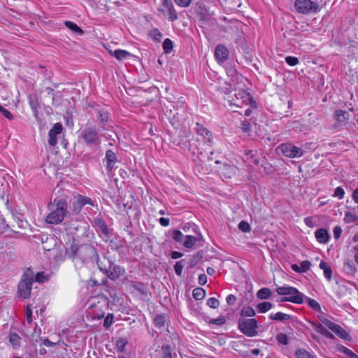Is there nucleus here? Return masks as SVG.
<instances>
[{
  "label": "nucleus",
  "mask_w": 358,
  "mask_h": 358,
  "mask_svg": "<svg viewBox=\"0 0 358 358\" xmlns=\"http://www.w3.org/2000/svg\"><path fill=\"white\" fill-rule=\"evenodd\" d=\"M50 211L46 216L45 221L48 224H57L62 222L67 212V203L64 199H55L48 206Z\"/></svg>",
  "instance_id": "nucleus-1"
},
{
  "label": "nucleus",
  "mask_w": 358,
  "mask_h": 358,
  "mask_svg": "<svg viewBox=\"0 0 358 358\" xmlns=\"http://www.w3.org/2000/svg\"><path fill=\"white\" fill-rule=\"evenodd\" d=\"M88 306L86 310V317L89 320H99L104 317L105 307L106 304V299L99 300L97 297H92L87 303Z\"/></svg>",
  "instance_id": "nucleus-2"
},
{
  "label": "nucleus",
  "mask_w": 358,
  "mask_h": 358,
  "mask_svg": "<svg viewBox=\"0 0 358 358\" xmlns=\"http://www.w3.org/2000/svg\"><path fill=\"white\" fill-rule=\"evenodd\" d=\"M34 273L30 268L27 269L22 274L21 280L18 285V294L19 295L27 299L29 297L31 286L33 283Z\"/></svg>",
  "instance_id": "nucleus-3"
},
{
  "label": "nucleus",
  "mask_w": 358,
  "mask_h": 358,
  "mask_svg": "<svg viewBox=\"0 0 358 358\" xmlns=\"http://www.w3.org/2000/svg\"><path fill=\"white\" fill-rule=\"evenodd\" d=\"M234 96L235 99L228 101L230 106L241 108L243 106L250 105L255 107V102L252 100L250 94L245 90H239L235 92Z\"/></svg>",
  "instance_id": "nucleus-4"
},
{
  "label": "nucleus",
  "mask_w": 358,
  "mask_h": 358,
  "mask_svg": "<svg viewBox=\"0 0 358 358\" xmlns=\"http://www.w3.org/2000/svg\"><path fill=\"white\" fill-rule=\"evenodd\" d=\"M294 7L302 14L317 13L320 11L319 4L311 0H296Z\"/></svg>",
  "instance_id": "nucleus-5"
},
{
  "label": "nucleus",
  "mask_w": 358,
  "mask_h": 358,
  "mask_svg": "<svg viewBox=\"0 0 358 358\" xmlns=\"http://www.w3.org/2000/svg\"><path fill=\"white\" fill-rule=\"evenodd\" d=\"M238 325L240 331L247 336L253 337L257 334V322L254 318L240 320Z\"/></svg>",
  "instance_id": "nucleus-6"
},
{
  "label": "nucleus",
  "mask_w": 358,
  "mask_h": 358,
  "mask_svg": "<svg viewBox=\"0 0 358 358\" xmlns=\"http://www.w3.org/2000/svg\"><path fill=\"white\" fill-rule=\"evenodd\" d=\"M320 320L324 326L334 332L339 338L345 341H349L350 339V336L348 333L340 325L335 324L324 317L320 318Z\"/></svg>",
  "instance_id": "nucleus-7"
},
{
  "label": "nucleus",
  "mask_w": 358,
  "mask_h": 358,
  "mask_svg": "<svg viewBox=\"0 0 358 358\" xmlns=\"http://www.w3.org/2000/svg\"><path fill=\"white\" fill-rule=\"evenodd\" d=\"M159 10L171 22L175 21L178 18L177 13L171 0H161Z\"/></svg>",
  "instance_id": "nucleus-8"
},
{
  "label": "nucleus",
  "mask_w": 358,
  "mask_h": 358,
  "mask_svg": "<svg viewBox=\"0 0 358 358\" xmlns=\"http://www.w3.org/2000/svg\"><path fill=\"white\" fill-rule=\"evenodd\" d=\"M87 205L94 206L93 201L90 197L80 194L75 196L71 203L72 210L75 213H79L83 207Z\"/></svg>",
  "instance_id": "nucleus-9"
},
{
  "label": "nucleus",
  "mask_w": 358,
  "mask_h": 358,
  "mask_svg": "<svg viewBox=\"0 0 358 358\" xmlns=\"http://www.w3.org/2000/svg\"><path fill=\"white\" fill-rule=\"evenodd\" d=\"M81 136L87 144H98L99 137L98 131L92 127H86L81 131Z\"/></svg>",
  "instance_id": "nucleus-10"
},
{
  "label": "nucleus",
  "mask_w": 358,
  "mask_h": 358,
  "mask_svg": "<svg viewBox=\"0 0 358 358\" xmlns=\"http://www.w3.org/2000/svg\"><path fill=\"white\" fill-rule=\"evenodd\" d=\"M83 253L87 255L86 257L83 258V262L87 261L89 259H92L94 257V259H96L95 250L91 245H85L80 246L77 250L75 251L73 255L75 257H78L80 259H82L81 255Z\"/></svg>",
  "instance_id": "nucleus-11"
},
{
  "label": "nucleus",
  "mask_w": 358,
  "mask_h": 358,
  "mask_svg": "<svg viewBox=\"0 0 358 358\" xmlns=\"http://www.w3.org/2000/svg\"><path fill=\"white\" fill-rule=\"evenodd\" d=\"M62 131V125L60 123H56L50 130L48 136V143L50 145L54 146L57 143V136L61 134Z\"/></svg>",
  "instance_id": "nucleus-12"
},
{
  "label": "nucleus",
  "mask_w": 358,
  "mask_h": 358,
  "mask_svg": "<svg viewBox=\"0 0 358 358\" xmlns=\"http://www.w3.org/2000/svg\"><path fill=\"white\" fill-rule=\"evenodd\" d=\"M215 56L220 62H225L229 57L228 49L222 44L217 45L215 50Z\"/></svg>",
  "instance_id": "nucleus-13"
},
{
  "label": "nucleus",
  "mask_w": 358,
  "mask_h": 358,
  "mask_svg": "<svg viewBox=\"0 0 358 358\" xmlns=\"http://www.w3.org/2000/svg\"><path fill=\"white\" fill-rule=\"evenodd\" d=\"M196 130L197 134L203 138L204 143L211 144V134L209 130L199 123L196 124Z\"/></svg>",
  "instance_id": "nucleus-14"
},
{
  "label": "nucleus",
  "mask_w": 358,
  "mask_h": 358,
  "mask_svg": "<svg viewBox=\"0 0 358 358\" xmlns=\"http://www.w3.org/2000/svg\"><path fill=\"white\" fill-rule=\"evenodd\" d=\"M73 225L75 230L74 234L78 237L85 236L89 228L88 224L85 221L77 222Z\"/></svg>",
  "instance_id": "nucleus-15"
},
{
  "label": "nucleus",
  "mask_w": 358,
  "mask_h": 358,
  "mask_svg": "<svg viewBox=\"0 0 358 358\" xmlns=\"http://www.w3.org/2000/svg\"><path fill=\"white\" fill-rule=\"evenodd\" d=\"M315 236L316 240L320 243H327L330 238L327 230L322 228L315 231Z\"/></svg>",
  "instance_id": "nucleus-16"
},
{
  "label": "nucleus",
  "mask_w": 358,
  "mask_h": 358,
  "mask_svg": "<svg viewBox=\"0 0 358 358\" xmlns=\"http://www.w3.org/2000/svg\"><path fill=\"white\" fill-rule=\"evenodd\" d=\"M122 269L120 266L110 264L108 269L106 270V273L108 277L112 280L117 279L122 272Z\"/></svg>",
  "instance_id": "nucleus-17"
},
{
  "label": "nucleus",
  "mask_w": 358,
  "mask_h": 358,
  "mask_svg": "<svg viewBox=\"0 0 358 358\" xmlns=\"http://www.w3.org/2000/svg\"><path fill=\"white\" fill-rule=\"evenodd\" d=\"M106 166L108 171H112L117 162L115 152L112 150H107L106 152Z\"/></svg>",
  "instance_id": "nucleus-18"
},
{
  "label": "nucleus",
  "mask_w": 358,
  "mask_h": 358,
  "mask_svg": "<svg viewBox=\"0 0 358 358\" xmlns=\"http://www.w3.org/2000/svg\"><path fill=\"white\" fill-rule=\"evenodd\" d=\"M307 298L308 296H306L297 289L292 287V303L301 304L304 302V301L307 300Z\"/></svg>",
  "instance_id": "nucleus-19"
},
{
  "label": "nucleus",
  "mask_w": 358,
  "mask_h": 358,
  "mask_svg": "<svg viewBox=\"0 0 358 358\" xmlns=\"http://www.w3.org/2000/svg\"><path fill=\"white\" fill-rule=\"evenodd\" d=\"M8 338L9 342L14 350H17L20 348L21 338L15 332L10 333Z\"/></svg>",
  "instance_id": "nucleus-20"
},
{
  "label": "nucleus",
  "mask_w": 358,
  "mask_h": 358,
  "mask_svg": "<svg viewBox=\"0 0 358 358\" xmlns=\"http://www.w3.org/2000/svg\"><path fill=\"white\" fill-rule=\"evenodd\" d=\"M236 168L229 164H224L221 170L222 174L227 178H231L236 174Z\"/></svg>",
  "instance_id": "nucleus-21"
},
{
  "label": "nucleus",
  "mask_w": 358,
  "mask_h": 358,
  "mask_svg": "<svg viewBox=\"0 0 358 358\" xmlns=\"http://www.w3.org/2000/svg\"><path fill=\"white\" fill-rule=\"evenodd\" d=\"M310 266V262L308 260L303 261L300 263V265L292 264V270L297 273H305Z\"/></svg>",
  "instance_id": "nucleus-22"
},
{
  "label": "nucleus",
  "mask_w": 358,
  "mask_h": 358,
  "mask_svg": "<svg viewBox=\"0 0 358 358\" xmlns=\"http://www.w3.org/2000/svg\"><path fill=\"white\" fill-rule=\"evenodd\" d=\"M319 267L322 270H323L324 277L328 280H330L331 279L332 271H331V267L329 266V264L324 261H321L319 264Z\"/></svg>",
  "instance_id": "nucleus-23"
},
{
  "label": "nucleus",
  "mask_w": 358,
  "mask_h": 358,
  "mask_svg": "<svg viewBox=\"0 0 358 358\" xmlns=\"http://www.w3.org/2000/svg\"><path fill=\"white\" fill-rule=\"evenodd\" d=\"M334 117L336 121L340 123L345 122L349 118V114L348 112L342 110H336L334 113Z\"/></svg>",
  "instance_id": "nucleus-24"
},
{
  "label": "nucleus",
  "mask_w": 358,
  "mask_h": 358,
  "mask_svg": "<svg viewBox=\"0 0 358 358\" xmlns=\"http://www.w3.org/2000/svg\"><path fill=\"white\" fill-rule=\"evenodd\" d=\"M161 358H173V348L169 345L162 348Z\"/></svg>",
  "instance_id": "nucleus-25"
},
{
  "label": "nucleus",
  "mask_w": 358,
  "mask_h": 358,
  "mask_svg": "<svg viewBox=\"0 0 358 358\" xmlns=\"http://www.w3.org/2000/svg\"><path fill=\"white\" fill-rule=\"evenodd\" d=\"M278 152L283 154L285 156L291 157V145L289 144H281L277 148Z\"/></svg>",
  "instance_id": "nucleus-26"
},
{
  "label": "nucleus",
  "mask_w": 358,
  "mask_h": 358,
  "mask_svg": "<svg viewBox=\"0 0 358 358\" xmlns=\"http://www.w3.org/2000/svg\"><path fill=\"white\" fill-rule=\"evenodd\" d=\"M273 307V304L268 301L259 303L257 306V308L259 313H264L270 310Z\"/></svg>",
  "instance_id": "nucleus-27"
},
{
  "label": "nucleus",
  "mask_w": 358,
  "mask_h": 358,
  "mask_svg": "<svg viewBox=\"0 0 358 358\" xmlns=\"http://www.w3.org/2000/svg\"><path fill=\"white\" fill-rule=\"evenodd\" d=\"M128 343L127 338H119L115 343L117 350L120 352H124L126 351V346Z\"/></svg>",
  "instance_id": "nucleus-28"
},
{
  "label": "nucleus",
  "mask_w": 358,
  "mask_h": 358,
  "mask_svg": "<svg viewBox=\"0 0 358 358\" xmlns=\"http://www.w3.org/2000/svg\"><path fill=\"white\" fill-rule=\"evenodd\" d=\"M64 24L66 27L71 29L76 34L81 35L83 34V30L76 24L71 21H66Z\"/></svg>",
  "instance_id": "nucleus-29"
},
{
  "label": "nucleus",
  "mask_w": 358,
  "mask_h": 358,
  "mask_svg": "<svg viewBox=\"0 0 358 358\" xmlns=\"http://www.w3.org/2000/svg\"><path fill=\"white\" fill-rule=\"evenodd\" d=\"M197 241V238L193 236H186L184 239L183 245L187 248H192Z\"/></svg>",
  "instance_id": "nucleus-30"
},
{
  "label": "nucleus",
  "mask_w": 358,
  "mask_h": 358,
  "mask_svg": "<svg viewBox=\"0 0 358 358\" xmlns=\"http://www.w3.org/2000/svg\"><path fill=\"white\" fill-rule=\"evenodd\" d=\"M271 295V291L268 288H262L260 289L257 293V296L259 299H267Z\"/></svg>",
  "instance_id": "nucleus-31"
},
{
  "label": "nucleus",
  "mask_w": 358,
  "mask_h": 358,
  "mask_svg": "<svg viewBox=\"0 0 358 358\" xmlns=\"http://www.w3.org/2000/svg\"><path fill=\"white\" fill-rule=\"evenodd\" d=\"M290 316L287 314L282 313L281 312H278L276 313H271L269 315V318L273 320L282 321L285 320L289 319Z\"/></svg>",
  "instance_id": "nucleus-32"
},
{
  "label": "nucleus",
  "mask_w": 358,
  "mask_h": 358,
  "mask_svg": "<svg viewBox=\"0 0 358 358\" xmlns=\"http://www.w3.org/2000/svg\"><path fill=\"white\" fill-rule=\"evenodd\" d=\"M131 54L124 50H116L113 52V56L118 60H123L129 57Z\"/></svg>",
  "instance_id": "nucleus-33"
},
{
  "label": "nucleus",
  "mask_w": 358,
  "mask_h": 358,
  "mask_svg": "<svg viewBox=\"0 0 358 358\" xmlns=\"http://www.w3.org/2000/svg\"><path fill=\"white\" fill-rule=\"evenodd\" d=\"M255 314V309L250 306H244L241 310V315L243 317H253Z\"/></svg>",
  "instance_id": "nucleus-34"
},
{
  "label": "nucleus",
  "mask_w": 358,
  "mask_h": 358,
  "mask_svg": "<svg viewBox=\"0 0 358 358\" xmlns=\"http://www.w3.org/2000/svg\"><path fill=\"white\" fill-rule=\"evenodd\" d=\"M95 224L98 227V229L103 234L108 233V229L106 224L100 219L95 220Z\"/></svg>",
  "instance_id": "nucleus-35"
},
{
  "label": "nucleus",
  "mask_w": 358,
  "mask_h": 358,
  "mask_svg": "<svg viewBox=\"0 0 358 358\" xmlns=\"http://www.w3.org/2000/svg\"><path fill=\"white\" fill-rule=\"evenodd\" d=\"M318 219L316 216L307 217L304 218L305 224L310 228L315 227L317 225Z\"/></svg>",
  "instance_id": "nucleus-36"
},
{
  "label": "nucleus",
  "mask_w": 358,
  "mask_h": 358,
  "mask_svg": "<svg viewBox=\"0 0 358 358\" xmlns=\"http://www.w3.org/2000/svg\"><path fill=\"white\" fill-rule=\"evenodd\" d=\"M192 295L196 300H201L205 296V291L203 289L198 287L193 290Z\"/></svg>",
  "instance_id": "nucleus-37"
},
{
  "label": "nucleus",
  "mask_w": 358,
  "mask_h": 358,
  "mask_svg": "<svg viewBox=\"0 0 358 358\" xmlns=\"http://www.w3.org/2000/svg\"><path fill=\"white\" fill-rule=\"evenodd\" d=\"M358 220V216L350 212H346L344 217V221L345 223H352Z\"/></svg>",
  "instance_id": "nucleus-38"
},
{
  "label": "nucleus",
  "mask_w": 358,
  "mask_h": 358,
  "mask_svg": "<svg viewBox=\"0 0 358 358\" xmlns=\"http://www.w3.org/2000/svg\"><path fill=\"white\" fill-rule=\"evenodd\" d=\"M306 301L308 303V306L313 309L315 311L320 312L321 311V307L320 305L317 301L315 300L310 299L309 297L307 298Z\"/></svg>",
  "instance_id": "nucleus-39"
},
{
  "label": "nucleus",
  "mask_w": 358,
  "mask_h": 358,
  "mask_svg": "<svg viewBox=\"0 0 358 358\" xmlns=\"http://www.w3.org/2000/svg\"><path fill=\"white\" fill-rule=\"evenodd\" d=\"M162 46L165 53H170L173 48V42L169 38H166L163 42Z\"/></svg>",
  "instance_id": "nucleus-40"
},
{
  "label": "nucleus",
  "mask_w": 358,
  "mask_h": 358,
  "mask_svg": "<svg viewBox=\"0 0 358 358\" xmlns=\"http://www.w3.org/2000/svg\"><path fill=\"white\" fill-rule=\"evenodd\" d=\"M296 358H315L310 352L304 350H299L296 351Z\"/></svg>",
  "instance_id": "nucleus-41"
},
{
  "label": "nucleus",
  "mask_w": 358,
  "mask_h": 358,
  "mask_svg": "<svg viewBox=\"0 0 358 358\" xmlns=\"http://www.w3.org/2000/svg\"><path fill=\"white\" fill-rule=\"evenodd\" d=\"M50 278L49 274H45L43 272H39L36 273L35 276V280L36 282H44L47 280H48Z\"/></svg>",
  "instance_id": "nucleus-42"
},
{
  "label": "nucleus",
  "mask_w": 358,
  "mask_h": 358,
  "mask_svg": "<svg viewBox=\"0 0 358 358\" xmlns=\"http://www.w3.org/2000/svg\"><path fill=\"white\" fill-rule=\"evenodd\" d=\"M154 323L156 327H163L165 323V317L162 315H157L154 319Z\"/></svg>",
  "instance_id": "nucleus-43"
},
{
  "label": "nucleus",
  "mask_w": 358,
  "mask_h": 358,
  "mask_svg": "<svg viewBox=\"0 0 358 358\" xmlns=\"http://www.w3.org/2000/svg\"><path fill=\"white\" fill-rule=\"evenodd\" d=\"M276 340L280 344L287 345L289 341V338L286 334L280 333L277 335Z\"/></svg>",
  "instance_id": "nucleus-44"
},
{
  "label": "nucleus",
  "mask_w": 358,
  "mask_h": 358,
  "mask_svg": "<svg viewBox=\"0 0 358 358\" xmlns=\"http://www.w3.org/2000/svg\"><path fill=\"white\" fill-rule=\"evenodd\" d=\"M345 191L341 187H337L334 192L333 196L338 198V199H343L344 198Z\"/></svg>",
  "instance_id": "nucleus-45"
},
{
  "label": "nucleus",
  "mask_w": 358,
  "mask_h": 358,
  "mask_svg": "<svg viewBox=\"0 0 358 358\" xmlns=\"http://www.w3.org/2000/svg\"><path fill=\"white\" fill-rule=\"evenodd\" d=\"M185 237V236L183 235V234L180 231L176 230V231H173V238L176 241L184 242Z\"/></svg>",
  "instance_id": "nucleus-46"
},
{
  "label": "nucleus",
  "mask_w": 358,
  "mask_h": 358,
  "mask_svg": "<svg viewBox=\"0 0 358 358\" xmlns=\"http://www.w3.org/2000/svg\"><path fill=\"white\" fill-rule=\"evenodd\" d=\"M184 267L183 261H178L174 266V270L177 275L180 276Z\"/></svg>",
  "instance_id": "nucleus-47"
},
{
  "label": "nucleus",
  "mask_w": 358,
  "mask_h": 358,
  "mask_svg": "<svg viewBox=\"0 0 358 358\" xmlns=\"http://www.w3.org/2000/svg\"><path fill=\"white\" fill-rule=\"evenodd\" d=\"M207 304L212 308H217L220 305V302L216 298L211 297L208 299Z\"/></svg>",
  "instance_id": "nucleus-48"
},
{
  "label": "nucleus",
  "mask_w": 358,
  "mask_h": 358,
  "mask_svg": "<svg viewBox=\"0 0 358 358\" xmlns=\"http://www.w3.org/2000/svg\"><path fill=\"white\" fill-rule=\"evenodd\" d=\"M150 36L152 37L154 40L157 41H160L162 37V34L157 29H153L150 31Z\"/></svg>",
  "instance_id": "nucleus-49"
},
{
  "label": "nucleus",
  "mask_w": 358,
  "mask_h": 358,
  "mask_svg": "<svg viewBox=\"0 0 358 358\" xmlns=\"http://www.w3.org/2000/svg\"><path fill=\"white\" fill-rule=\"evenodd\" d=\"M238 229L243 232H248L250 231V226L247 222L241 221L238 224Z\"/></svg>",
  "instance_id": "nucleus-50"
},
{
  "label": "nucleus",
  "mask_w": 358,
  "mask_h": 358,
  "mask_svg": "<svg viewBox=\"0 0 358 358\" xmlns=\"http://www.w3.org/2000/svg\"><path fill=\"white\" fill-rule=\"evenodd\" d=\"M113 315L108 314L103 320V326L106 328H108L113 324Z\"/></svg>",
  "instance_id": "nucleus-51"
},
{
  "label": "nucleus",
  "mask_w": 358,
  "mask_h": 358,
  "mask_svg": "<svg viewBox=\"0 0 358 358\" xmlns=\"http://www.w3.org/2000/svg\"><path fill=\"white\" fill-rule=\"evenodd\" d=\"M303 151L301 148L292 146V158L300 157L303 155Z\"/></svg>",
  "instance_id": "nucleus-52"
},
{
  "label": "nucleus",
  "mask_w": 358,
  "mask_h": 358,
  "mask_svg": "<svg viewBox=\"0 0 358 358\" xmlns=\"http://www.w3.org/2000/svg\"><path fill=\"white\" fill-rule=\"evenodd\" d=\"M317 331L324 335L328 338H332L333 335L331 333L328 331L322 324H319L317 327Z\"/></svg>",
  "instance_id": "nucleus-53"
},
{
  "label": "nucleus",
  "mask_w": 358,
  "mask_h": 358,
  "mask_svg": "<svg viewBox=\"0 0 358 358\" xmlns=\"http://www.w3.org/2000/svg\"><path fill=\"white\" fill-rule=\"evenodd\" d=\"M277 292L281 295H287L291 294L290 287H279L277 289Z\"/></svg>",
  "instance_id": "nucleus-54"
},
{
  "label": "nucleus",
  "mask_w": 358,
  "mask_h": 358,
  "mask_svg": "<svg viewBox=\"0 0 358 358\" xmlns=\"http://www.w3.org/2000/svg\"><path fill=\"white\" fill-rule=\"evenodd\" d=\"M0 113L7 119L12 120L13 118V115L3 107L0 105Z\"/></svg>",
  "instance_id": "nucleus-55"
},
{
  "label": "nucleus",
  "mask_w": 358,
  "mask_h": 358,
  "mask_svg": "<svg viewBox=\"0 0 358 358\" xmlns=\"http://www.w3.org/2000/svg\"><path fill=\"white\" fill-rule=\"evenodd\" d=\"M99 117H100V123L103 126L105 124V122H108V114L105 112H100Z\"/></svg>",
  "instance_id": "nucleus-56"
},
{
  "label": "nucleus",
  "mask_w": 358,
  "mask_h": 358,
  "mask_svg": "<svg viewBox=\"0 0 358 358\" xmlns=\"http://www.w3.org/2000/svg\"><path fill=\"white\" fill-rule=\"evenodd\" d=\"M26 316L27 322L31 324L32 322V311L29 306L26 308Z\"/></svg>",
  "instance_id": "nucleus-57"
},
{
  "label": "nucleus",
  "mask_w": 358,
  "mask_h": 358,
  "mask_svg": "<svg viewBox=\"0 0 358 358\" xmlns=\"http://www.w3.org/2000/svg\"><path fill=\"white\" fill-rule=\"evenodd\" d=\"M175 2L181 7H187L188 6L192 0H174Z\"/></svg>",
  "instance_id": "nucleus-58"
},
{
  "label": "nucleus",
  "mask_w": 358,
  "mask_h": 358,
  "mask_svg": "<svg viewBox=\"0 0 358 358\" xmlns=\"http://www.w3.org/2000/svg\"><path fill=\"white\" fill-rule=\"evenodd\" d=\"M226 301L229 305H234L236 301V298L234 295L229 294L227 296Z\"/></svg>",
  "instance_id": "nucleus-59"
},
{
  "label": "nucleus",
  "mask_w": 358,
  "mask_h": 358,
  "mask_svg": "<svg viewBox=\"0 0 358 358\" xmlns=\"http://www.w3.org/2000/svg\"><path fill=\"white\" fill-rule=\"evenodd\" d=\"M334 236L336 239L338 238L341 234L342 229L340 227H335L333 230Z\"/></svg>",
  "instance_id": "nucleus-60"
},
{
  "label": "nucleus",
  "mask_w": 358,
  "mask_h": 358,
  "mask_svg": "<svg viewBox=\"0 0 358 358\" xmlns=\"http://www.w3.org/2000/svg\"><path fill=\"white\" fill-rule=\"evenodd\" d=\"M61 342L60 341H58L57 343H53V342H51L50 341H49L48 339H45L43 342V344L45 345V346H47V347H54L57 345H60Z\"/></svg>",
  "instance_id": "nucleus-61"
},
{
  "label": "nucleus",
  "mask_w": 358,
  "mask_h": 358,
  "mask_svg": "<svg viewBox=\"0 0 358 358\" xmlns=\"http://www.w3.org/2000/svg\"><path fill=\"white\" fill-rule=\"evenodd\" d=\"M292 129L299 132L303 131L302 126L299 124V122L296 121L292 122Z\"/></svg>",
  "instance_id": "nucleus-62"
},
{
  "label": "nucleus",
  "mask_w": 358,
  "mask_h": 358,
  "mask_svg": "<svg viewBox=\"0 0 358 358\" xmlns=\"http://www.w3.org/2000/svg\"><path fill=\"white\" fill-rule=\"evenodd\" d=\"M159 224L163 226V227H167L169 225V218H165V217H161L159 218Z\"/></svg>",
  "instance_id": "nucleus-63"
},
{
  "label": "nucleus",
  "mask_w": 358,
  "mask_h": 358,
  "mask_svg": "<svg viewBox=\"0 0 358 358\" xmlns=\"http://www.w3.org/2000/svg\"><path fill=\"white\" fill-rule=\"evenodd\" d=\"M352 197L354 201L358 203V187L353 191Z\"/></svg>",
  "instance_id": "nucleus-64"
}]
</instances>
